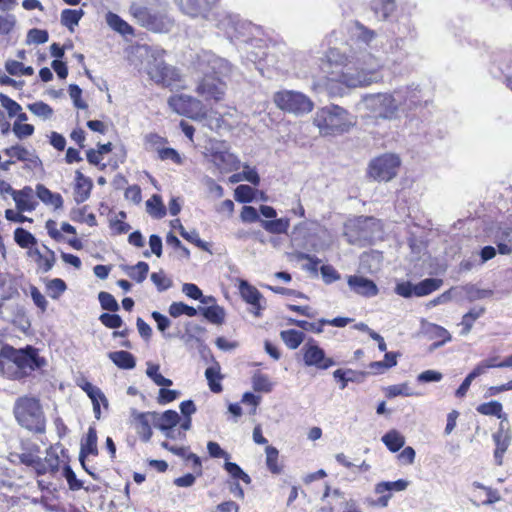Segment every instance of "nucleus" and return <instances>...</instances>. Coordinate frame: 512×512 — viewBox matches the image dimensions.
I'll return each mask as SVG.
<instances>
[{
	"instance_id": "obj_1",
	"label": "nucleus",
	"mask_w": 512,
	"mask_h": 512,
	"mask_svg": "<svg viewBox=\"0 0 512 512\" xmlns=\"http://www.w3.org/2000/svg\"><path fill=\"white\" fill-rule=\"evenodd\" d=\"M355 37V47L346 57L343 70L336 79L349 88L368 86L382 79L379 72L382 66L381 61L368 51L371 42L376 38V33L359 25Z\"/></svg>"
},
{
	"instance_id": "obj_2",
	"label": "nucleus",
	"mask_w": 512,
	"mask_h": 512,
	"mask_svg": "<svg viewBox=\"0 0 512 512\" xmlns=\"http://www.w3.org/2000/svg\"><path fill=\"white\" fill-rule=\"evenodd\" d=\"M44 365V358L39 357L37 349L32 346L24 349L4 346L0 351V372L11 379L26 377Z\"/></svg>"
},
{
	"instance_id": "obj_3",
	"label": "nucleus",
	"mask_w": 512,
	"mask_h": 512,
	"mask_svg": "<svg viewBox=\"0 0 512 512\" xmlns=\"http://www.w3.org/2000/svg\"><path fill=\"white\" fill-rule=\"evenodd\" d=\"M164 0H143L130 6V13L141 26L155 32H168L173 26Z\"/></svg>"
},
{
	"instance_id": "obj_4",
	"label": "nucleus",
	"mask_w": 512,
	"mask_h": 512,
	"mask_svg": "<svg viewBox=\"0 0 512 512\" xmlns=\"http://www.w3.org/2000/svg\"><path fill=\"white\" fill-rule=\"evenodd\" d=\"M13 414L17 423L26 430L34 433H44L46 419L39 400L31 396L16 399Z\"/></svg>"
},
{
	"instance_id": "obj_5",
	"label": "nucleus",
	"mask_w": 512,
	"mask_h": 512,
	"mask_svg": "<svg viewBox=\"0 0 512 512\" xmlns=\"http://www.w3.org/2000/svg\"><path fill=\"white\" fill-rule=\"evenodd\" d=\"M321 135H338L349 131L354 124L347 110L330 105L317 110L313 120Z\"/></svg>"
},
{
	"instance_id": "obj_6",
	"label": "nucleus",
	"mask_w": 512,
	"mask_h": 512,
	"mask_svg": "<svg viewBox=\"0 0 512 512\" xmlns=\"http://www.w3.org/2000/svg\"><path fill=\"white\" fill-rule=\"evenodd\" d=\"M192 65L199 76L226 78L230 76L233 69V66L227 59L209 50H202L197 53Z\"/></svg>"
},
{
	"instance_id": "obj_7",
	"label": "nucleus",
	"mask_w": 512,
	"mask_h": 512,
	"mask_svg": "<svg viewBox=\"0 0 512 512\" xmlns=\"http://www.w3.org/2000/svg\"><path fill=\"white\" fill-rule=\"evenodd\" d=\"M273 101L279 109L294 115L307 114L312 111L314 106L309 97L293 90L276 92L273 96Z\"/></svg>"
},
{
	"instance_id": "obj_8",
	"label": "nucleus",
	"mask_w": 512,
	"mask_h": 512,
	"mask_svg": "<svg viewBox=\"0 0 512 512\" xmlns=\"http://www.w3.org/2000/svg\"><path fill=\"white\" fill-rule=\"evenodd\" d=\"M363 107L377 117L393 119L396 117L399 103L389 93L366 94L362 97Z\"/></svg>"
},
{
	"instance_id": "obj_9",
	"label": "nucleus",
	"mask_w": 512,
	"mask_h": 512,
	"mask_svg": "<svg viewBox=\"0 0 512 512\" xmlns=\"http://www.w3.org/2000/svg\"><path fill=\"white\" fill-rule=\"evenodd\" d=\"M206 150L213 164L221 172L239 169L240 161L236 155L229 151V145L225 141L210 140Z\"/></svg>"
},
{
	"instance_id": "obj_10",
	"label": "nucleus",
	"mask_w": 512,
	"mask_h": 512,
	"mask_svg": "<svg viewBox=\"0 0 512 512\" xmlns=\"http://www.w3.org/2000/svg\"><path fill=\"white\" fill-rule=\"evenodd\" d=\"M400 158L391 153L373 159L369 164V175L377 181H390L397 175Z\"/></svg>"
},
{
	"instance_id": "obj_11",
	"label": "nucleus",
	"mask_w": 512,
	"mask_h": 512,
	"mask_svg": "<svg viewBox=\"0 0 512 512\" xmlns=\"http://www.w3.org/2000/svg\"><path fill=\"white\" fill-rule=\"evenodd\" d=\"M168 104L173 111L192 119H202L206 116L203 103L186 94L174 95L168 99Z\"/></svg>"
},
{
	"instance_id": "obj_12",
	"label": "nucleus",
	"mask_w": 512,
	"mask_h": 512,
	"mask_svg": "<svg viewBox=\"0 0 512 512\" xmlns=\"http://www.w3.org/2000/svg\"><path fill=\"white\" fill-rule=\"evenodd\" d=\"M196 86V92L205 100L220 101L223 99L226 91L224 77L200 76Z\"/></svg>"
},
{
	"instance_id": "obj_13",
	"label": "nucleus",
	"mask_w": 512,
	"mask_h": 512,
	"mask_svg": "<svg viewBox=\"0 0 512 512\" xmlns=\"http://www.w3.org/2000/svg\"><path fill=\"white\" fill-rule=\"evenodd\" d=\"M303 360L306 366H313L321 370H326L335 365L332 358L325 356V352L320 348L314 339H309L301 349Z\"/></svg>"
},
{
	"instance_id": "obj_14",
	"label": "nucleus",
	"mask_w": 512,
	"mask_h": 512,
	"mask_svg": "<svg viewBox=\"0 0 512 512\" xmlns=\"http://www.w3.org/2000/svg\"><path fill=\"white\" fill-rule=\"evenodd\" d=\"M219 0H175L180 10L192 17L210 19L211 13Z\"/></svg>"
},
{
	"instance_id": "obj_15",
	"label": "nucleus",
	"mask_w": 512,
	"mask_h": 512,
	"mask_svg": "<svg viewBox=\"0 0 512 512\" xmlns=\"http://www.w3.org/2000/svg\"><path fill=\"white\" fill-rule=\"evenodd\" d=\"M495 444L494 461L496 465H503L504 454L512 443V430L509 422L499 423L498 429L492 434Z\"/></svg>"
},
{
	"instance_id": "obj_16",
	"label": "nucleus",
	"mask_w": 512,
	"mask_h": 512,
	"mask_svg": "<svg viewBox=\"0 0 512 512\" xmlns=\"http://www.w3.org/2000/svg\"><path fill=\"white\" fill-rule=\"evenodd\" d=\"M148 74L154 82L164 86L172 85L178 78V73L175 68L167 66L164 61L157 59L149 64Z\"/></svg>"
},
{
	"instance_id": "obj_17",
	"label": "nucleus",
	"mask_w": 512,
	"mask_h": 512,
	"mask_svg": "<svg viewBox=\"0 0 512 512\" xmlns=\"http://www.w3.org/2000/svg\"><path fill=\"white\" fill-rule=\"evenodd\" d=\"M347 283L353 292L363 297H374L379 292L377 285L363 276L350 275L347 278Z\"/></svg>"
},
{
	"instance_id": "obj_18",
	"label": "nucleus",
	"mask_w": 512,
	"mask_h": 512,
	"mask_svg": "<svg viewBox=\"0 0 512 512\" xmlns=\"http://www.w3.org/2000/svg\"><path fill=\"white\" fill-rule=\"evenodd\" d=\"M239 291L242 298L255 309L254 314L259 316V311L262 309L260 304L262 299L261 293L246 280L239 281Z\"/></svg>"
},
{
	"instance_id": "obj_19",
	"label": "nucleus",
	"mask_w": 512,
	"mask_h": 512,
	"mask_svg": "<svg viewBox=\"0 0 512 512\" xmlns=\"http://www.w3.org/2000/svg\"><path fill=\"white\" fill-rule=\"evenodd\" d=\"M81 388L86 392V394L92 401L93 411H94L96 419H100V415H101L100 402L105 407L108 406V400L105 397L104 393L101 391L100 388L94 386L90 382H85L83 385H81Z\"/></svg>"
},
{
	"instance_id": "obj_20",
	"label": "nucleus",
	"mask_w": 512,
	"mask_h": 512,
	"mask_svg": "<svg viewBox=\"0 0 512 512\" xmlns=\"http://www.w3.org/2000/svg\"><path fill=\"white\" fill-rule=\"evenodd\" d=\"M4 154L9 156L10 158H16L19 161L28 162L33 167H37L41 165V160L34 153L27 150L25 147L21 145H14L4 149Z\"/></svg>"
},
{
	"instance_id": "obj_21",
	"label": "nucleus",
	"mask_w": 512,
	"mask_h": 512,
	"mask_svg": "<svg viewBox=\"0 0 512 512\" xmlns=\"http://www.w3.org/2000/svg\"><path fill=\"white\" fill-rule=\"evenodd\" d=\"M218 26L226 32L228 37L237 38L240 35H244L243 30L246 26H250V24L240 21L237 16L226 15L224 19L219 22Z\"/></svg>"
},
{
	"instance_id": "obj_22",
	"label": "nucleus",
	"mask_w": 512,
	"mask_h": 512,
	"mask_svg": "<svg viewBox=\"0 0 512 512\" xmlns=\"http://www.w3.org/2000/svg\"><path fill=\"white\" fill-rule=\"evenodd\" d=\"M13 200L15 201L17 210L19 212L33 211L37 205L36 201L34 200L33 189L29 186L18 190Z\"/></svg>"
},
{
	"instance_id": "obj_23",
	"label": "nucleus",
	"mask_w": 512,
	"mask_h": 512,
	"mask_svg": "<svg viewBox=\"0 0 512 512\" xmlns=\"http://www.w3.org/2000/svg\"><path fill=\"white\" fill-rule=\"evenodd\" d=\"M97 433L92 427L89 428L85 441L81 443V449L79 453V461L83 468H85V458L88 455H97Z\"/></svg>"
},
{
	"instance_id": "obj_24",
	"label": "nucleus",
	"mask_w": 512,
	"mask_h": 512,
	"mask_svg": "<svg viewBox=\"0 0 512 512\" xmlns=\"http://www.w3.org/2000/svg\"><path fill=\"white\" fill-rule=\"evenodd\" d=\"M92 186L93 184L90 178L85 177L80 171H76L75 201L77 203L86 201L90 196Z\"/></svg>"
},
{
	"instance_id": "obj_25",
	"label": "nucleus",
	"mask_w": 512,
	"mask_h": 512,
	"mask_svg": "<svg viewBox=\"0 0 512 512\" xmlns=\"http://www.w3.org/2000/svg\"><path fill=\"white\" fill-rule=\"evenodd\" d=\"M153 422L160 430H171L180 422V416L174 410H167L162 414L153 413Z\"/></svg>"
},
{
	"instance_id": "obj_26",
	"label": "nucleus",
	"mask_w": 512,
	"mask_h": 512,
	"mask_svg": "<svg viewBox=\"0 0 512 512\" xmlns=\"http://www.w3.org/2000/svg\"><path fill=\"white\" fill-rule=\"evenodd\" d=\"M37 197L46 205H51L59 209L63 205L62 196L59 193H53L42 184L36 186Z\"/></svg>"
},
{
	"instance_id": "obj_27",
	"label": "nucleus",
	"mask_w": 512,
	"mask_h": 512,
	"mask_svg": "<svg viewBox=\"0 0 512 512\" xmlns=\"http://www.w3.org/2000/svg\"><path fill=\"white\" fill-rule=\"evenodd\" d=\"M476 410L482 415L496 416L498 419L501 420L500 423L509 422L507 414L503 413L502 411V404L498 401L482 403L477 407Z\"/></svg>"
},
{
	"instance_id": "obj_28",
	"label": "nucleus",
	"mask_w": 512,
	"mask_h": 512,
	"mask_svg": "<svg viewBox=\"0 0 512 512\" xmlns=\"http://www.w3.org/2000/svg\"><path fill=\"white\" fill-rule=\"evenodd\" d=\"M443 284L442 279L426 278L417 284H414V296L423 297L438 290Z\"/></svg>"
},
{
	"instance_id": "obj_29",
	"label": "nucleus",
	"mask_w": 512,
	"mask_h": 512,
	"mask_svg": "<svg viewBox=\"0 0 512 512\" xmlns=\"http://www.w3.org/2000/svg\"><path fill=\"white\" fill-rule=\"evenodd\" d=\"M150 417L153 418V413H139L135 417L136 432L138 433L140 438L145 442L149 441L152 436Z\"/></svg>"
},
{
	"instance_id": "obj_30",
	"label": "nucleus",
	"mask_w": 512,
	"mask_h": 512,
	"mask_svg": "<svg viewBox=\"0 0 512 512\" xmlns=\"http://www.w3.org/2000/svg\"><path fill=\"white\" fill-rule=\"evenodd\" d=\"M20 449H21L20 453H11V456L17 458L19 460V462L24 465H25L24 458L29 457L32 459H36V457L38 456V453L40 451V447L36 443H34L30 440H23V439L20 441Z\"/></svg>"
},
{
	"instance_id": "obj_31",
	"label": "nucleus",
	"mask_w": 512,
	"mask_h": 512,
	"mask_svg": "<svg viewBox=\"0 0 512 512\" xmlns=\"http://www.w3.org/2000/svg\"><path fill=\"white\" fill-rule=\"evenodd\" d=\"M108 357L116 366L122 369H133L136 365L134 356L127 351L110 352Z\"/></svg>"
},
{
	"instance_id": "obj_32",
	"label": "nucleus",
	"mask_w": 512,
	"mask_h": 512,
	"mask_svg": "<svg viewBox=\"0 0 512 512\" xmlns=\"http://www.w3.org/2000/svg\"><path fill=\"white\" fill-rule=\"evenodd\" d=\"M106 22L109 27L122 35H133L134 33L132 26L115 13L108 12L106 14Z\"/></svg>"
},
{
	"instance_id": "obj_33",
	"label": "nucleus",
	"mask_w": 512,
	"mask_h": 512,
	"mask_svg": "<svg viewBox=\"0 0 512 512\" xmlns=\"http://www.w3.org/2000/svg\"><path fill=\"white\" fill-rule=\"evenodd\" d=\"M485 312L484 307H474L462 317L460 325L463 327L461 335H468L473 327L474 322Z\"/></svg>"
},
{
	"instance_id": "obj_34",
	"label": "nucleus",
	"mask_w": 512,
	"mask_h": 512,
	"mask_svg": "<svg viewBox=\"0 0 512 512\" xmlns=\"http://www.w3.org/2000/svg\"><path fill=\"white\" fill-rule=\"evenodd\" d=\"M280 337L289 349H296L304 341L305 334L302 331L289 329L281 331Z\"/></svg>"
},
{
	"instance_id": "obj_35",
	"label": "nucleus",
	"mask_w": 512,
	"mask_h": 512,
	"mask_svg": "<svg viewBox=\"0 0 512 512\" xmlns=\"http://www.w3.org/2000/svg\"><path fill=\"white\" fill-rule=\"evenodd\" d=\"M205 377L212 392L219 393L222 391V385L220 383L222 375L220 374V366L218 363H215L213 366L206 369Z\"/></svg>"
},
{
	"instance_id": "obj_36",
	"label": "nucleus",
	"mask_w": 512,
	"mask_h": 512,
	"mask_svg": "<svg viewBox=\"0 0 512 512\" xmlns=\"http://www.w3.org/2000/svg\"><path fill=\"white\" fill-rule=\"evenodd\" d=\"M457 288H458V295H461V293L464 292L466 294L468 300L471 302L475 301V300H479V299H485V298L491 297L493 295L492 290L480 289L471 284H468V285H465L462 287H457Z\"/></svg>"
},
{
	"instance_id": "obj_37",
	"label": "nucleus",
	"mask_w": 512,
	"mask_h": 512,
	"mask_svg": "<svg viewBox=\"0 0 512 512\" xmlns=\"http://www.w3.org/2000/svg\"><path fill=\"white\" fill-rule=\"evenodd\" d=\"M202 315L213 324H222L225 318V311L218 305H211L207 307H199L198 309Z\"/></svg>"
},
{
	"instance_id": "obj_38",
	"label": "nucleus",
	"mask_w": 512,
	"mask_h": 512,
	"mask_svg": "<svg viewBox=\"0 0 512 512\" xmlns=\"http://www.w3.org/2000/svg\"><path fill=\"white\" fill-rule=\"evenodd\" d=\"M260 224L263 229L272 234L286 233L289 228V220L286 218L260 220Z\"/></svg>"
},
{
	"instance_id": "obj_39",
	"label": "nucleus",
	"mask_w": 512,
	"mask_h": 512,
	"mask_svg": "<svg viewBox=\"0 0 512 512\" xmlns=\"http://www.w3.org/2000/svg\"><path fill=\"white\" fill-rule=\"evenodd\" d=\"M84 15L82 9H64L61 13V24L67 27L70 31L78 25L80 19Z\"/></svg>"
},
{
	"instance_id": "obj_40",
	"label": "nucleus",
	"mask_w": 512,
	"mask_h": 512,
	"mask_svg": "<svg viewBox=\"0 0 512 512\" xmlns=\"http://www.w3.org/2000/svg\"><path fill=\"white\" fill-rule=\"evenodd\" d=\"M395 0H374L373 10L379 19H387L395 10Z\"/></svg>"
},
{
	"instance_id": "obj_41",
	"label": "nucleus",
	"mask_w": 512,
	"mask_h": 512,
	"mask_svg": "<svg viewBox=\"0 0 512 512\" xmlns=\"http://www.w3.org/2000/svg\"><path fill=\"white\" fill-rule=\"evenodd\" d=\"M382 441L391 452H397L405 444V438L396 430L387 432L382 437Z\"/></svg>"
},
{
	"instance_id": "obj_42",
	"label": "nucleus",
	"mask_w": 512,
	"mask_h": 512,
	"mask_svg": "<svg viewBox=\"0 0 512 512\" xmlns=\"http://www.w3.org/2000/svg\"><path fill=\"white\" fill-rule=\"evenodd\" d=\"M124 270L130 278L138 283H142L147 277L149 265L144 261H140L134 266H126Z\"/></svg>"
},
{
	"instance_id": "obj_43",
	"label": "nucleus",
	"mask_w": 512,
	"mask_h": 512,
	"mask_svg": "<svg viewBox=\"0 0 512 512\" xmlns=\"http://www.w3.org/2000/svg\"><path fill=\"white\" fill-rule=\"evenodd\" d=\"M147 212L156 219H161L166 215V208L159 195H153L146 201Z\"/></svg>"
},
{
	"instance_id": "obj_44",
	"label": "nucleus",
	"mask_w": 512,
	"mask_h": 512,
	"mask_svg": "<svg viewBox=\"0 0 512 512\" xmlns=\"http://www.w3.org/2000/svg\"><path fill=\"white\" fill-rule=\"evenodd\" d=\"M409 485V482L407 480L399 479L397 481L393 482H379L375 485V493L376 494H383L385 492H391V491H404Z\"/></svg>"
},
{
	"instance_id": "obj_45",
	"label": "nucleus",
	"mask_w": 512,
	"mask_h": 512,
	"mask_svg": "<svg viewBox=\"0 0 512 512\" xmlns=\"http://www.w3.org/2000/svg\"><path fill=\"white\" fill-rule=\"evenodd\" d=\"M425 333L429 336L431 339H438L449 342L451 340V335L442 326H439L437 324L428 323L425 326Z\"/></svg>"
},
{
	"instance_id": "obj_46",
	"label": "nucleus",
	"mask_w": 512,
	"mask_h": 512,
	"mask_svg": "<svg viewBox=\"0 0 512 512\" xmlns=\"http://www.w3.org/2000/svg\"><path fill=\"white\" fill-rule=\"evenodd\" d=\"M15 242L22 248H30L36 244V238L23 228H16L14 231Z\"/></svg>"
},
{
	"instance_id": "obj_47",
	"label": "nucleus",
	"mask_w": 512,
	"mask_h": 512,
	"mask_svg": "<svg viewBox=\"0 0 512 512\" xmlns=\"http://www.w3.org/2000/svg\"><path fill=\"white\" fill-rule=\"evenodd\" d=\"M66 289V283L60 278L51 279L46 283V291L52 299H58Z\"/></svg>"
},
{
	"instance_id": "obj_48",
	"label": "nucleus",
	"mask_w": 512,
	"mask_h": 512,
	"mask_svg": "<svg viewBox=\"0 0 512 512\" xmlns=\"http://www.w3.org/2000/svg\"><path fill=\"white\" fill-rule=\"evenodd\" d=\"M198 310L192 306H188L183 302H173L169 307V314L172 317H179L183 314L193 317L197 314Z\"/></svg>"
},
{
	"instance_id": "obj_49",
	"label": "nucleus",
	"mask_w": 512,
	"mask_h": 512,
	"mask_svg": "<svg viewBox=\"0 0 512 512\" xmlns=\"http://www.w3.org/2000/svg\"><path fill=\"white\" fill-rule=\"evenodd\" d=\"M253 388L257 392L268 393L272 390V383L265 374L255 373L252 377Z\"/></svg>"
},
{
	"instance_id": "obj_50",
	"label": "nucleus",
	"mask_w": 512,
	"mask_h": 512,
	"mask_svg": "<svg viewBox=\"0 0 512 512\" xmlns=\"http://www.w3.org/2000/svg\"><path fill=\"white\" fill-rule=\"evenodd\" d=\"M150 278L159 292L166 291L173 284L172 280L166 276L163 270L152 273Z\"/></svg>"
},
{
	"instance_id": "obj_51",
	"label": "nucleus",
	"mask_w": 512,
	"mask_h": 512,
	"mask_svg": "<svg viewBox=\"0 0 512 512\" xmlns=\"http://www.w3.org/2000/svg\"><path fill=\"white\" fill-rule=\"evenodd\" d=\"M266 464L268 469L274 473L279 474L281 472V467L278 465V450L273 446L266 447Z\"/></svg>"
},
{
	"instance_id": "obj_52",
	"label": "nucleus",
	"mask_w": 512,
	"mask_h": 512,
	"mask_svg": "<svg viewBox=\"0 0 512 512\" xmlns=\"http://www.w3.org/2000/svg\"><path fill=\"white\" fill-rule=\"evenodd\" d=\"M27 107L34 115L43 119H49L53 115V109L42 101L29 104Z\"/></svg>"
},
{
	"instance_id": "obj_53",
	"label": "nucleus",
	"mask_w": 512,
	"mask_h": 512,
	"mask_svg": "<svg viewBox=\"0 0 512 512\" xmlns=\"http://www.w3.org/2000/svg\"><path fill=\"white\" fill-rule=\"evenodd\" d=\"M98 300L100 302L101 307L104 310H108L111 312H116L119 310V304L114 298V296L108 292H100L98 294Z\"/></svg>"
},
{
	"instance_id": "obj_54",
	"label": "nucleus",
	"mask_w": 512,
	"mask_h": 512,
	"mask_svg": "<svg viewBox=\"0 0 512 512\" xmlns=\"http://www.w3.org/2000/svg\"><path fill=\"white\" fill-rule=\"evenodd\" d=\"M225 470L235 479H241L244 483L249 484L251 482L250 476L245 473L239 465L233 462H226Z\"/></svg>"
},
{
	"instance_id": "obj_55",
	"label": "nucleus",
	"mask_w": 512,
	"mask_h": 512,
	"mask_svg": "<svg viewBox=\"0 0 512 512\" xmlns=\"http://www.w3.org/2000/svg\"><path fill=\"white\" fill-rule=\"evenodd\" d=\"M45 461L47 463V469L50 470L51 474H56L59 471L60 459L55 448L50 447L46 451Z\"/></svg>"
},
{
	"instance_id": "obj_56",
	"label": "nucleus",
	"mask_w": 512,
	"mask_h": 512,
	"mask_svg": "<svg viewBox=\"0 0 512 512\" xmlns=\"http://www.w3.org/2000/svg\"><path fill=\"white\" fill-rule=\"evenodd\" d=\"M254 190L249 185H239L235 189L234 197L235 200L240 203H247L252 201Z\"/></svg>"
},
{
	"instance_id": "obj_57",
	"label": "nucleus",
	"mask_w": 512,
	"mask_h": 512,
	"mask_svg": "<svg viewBox=\"0 0 512 512\" xmlns=\"http://www.w3.org/2000/svg\"><path fill=\"white\" fill-rule=\"evenodd\" d=\"M63 476L66 478L70 490L77 491L83 488L82 481L76 478V474L67 464L63 467Z\"/></svg>"
},
{
	"instance_id": "obj_58",
	"label": "nucleus",
	"mask_w": 512,
	"mask_h": 512,
	"mask_svg": "<svg viewBox=\"0 0 512 512\" xmlns=\"http://www.w3.org/2000/svg\"><path fill=\"white\" fill-rule=\"evenodd\" d=\"M25 465L32 467L38 475H44L46 473H50V470L47 469V463L45 459L37 456L36 459H32L29 457L24 458Z\"/></svg>"
},
{
	"instance_id": "obj_59",
	"label": "nucleus",
	"mask_w": 512,
	"mask_h": 512,
	"mask_svg": "<svg viewBox=\"0 0 512 512\" xmlns=\"http://www.w3.org/2000/svg\"><path fill=\"white\" fill-rule=\"evenodd\" d=\"M0 103L7 110L10 117L16 116L22 110V107L16 101L3 93H0Z\"/></svg>"
},
{
	"instance_id": "obj_60",
	"label": "nucleus",
	"mask_w": 512,
	"mask_h": 512,
	"mask_svg": "<svg viewBox=\"0 0 512 512\" xmlns=\"http://www.w3.org/2000/svg\"><path fill=\"white\" fill-rule=\"evenodd\" d=\"M16 22V17L13 14L0 15V34H10L14 29Z\"/></svg>"
},
{
	"instance_id": "obj_61",
	"label": "nucleus",
	"mask_w": 512,
	"mask_h": 512,
	"mask_svg": "<svg viewBox=\"0 0 512 512\" xmlns=\"http://www.w3.org/2000/svg\"><path fill=\"white\" fill-rule=\"evenodd\" d=\"M100 322L111 329H116L122 326L123 320L118 314L103 313L99 317Z\"/></svg>"
},
{
	"instance_id": "obj_62",
	"label": "nucleus",
	"mask_w": 512,
	"mask_h": 512,
	"mask_svg": "<svg viewBox=\"0 0 512 512\" xmlns=\"http://www.w3.org/2000/svg\"><path fill=\"white\" fill-rule=\"evenodd\" d=\"M49 35L46 30L33 28L28 31L27 43L43 44L48 41Z\"/></svg>"
},
{
	"instance_id": "obj_63",
	"label": "nucleus",
	"mask_w": 512,
	"mask_h": 512,
	"mask_svg": "<svg viewBox=\"0 0 512 512\" xmlns=\"http://www.w3.org/2000/svg\"><path fill=\"white\" fill-rule=\"evenodd\" d=\"M13 132L18 139H24L34 133V126L31 124L14 122Z\"/></svg>"
},
{
	"instance_id": "obj_64",
	"label": "nucleus",
	"mask_w": 512,
	"mask_h": 512,
	"mask_svg": "<svg viewBox=\"0 0 512 512\" xmlns=\"http://www.w3.org/2000/svg\"><path fill=\"white\" fill-rule=\"evenodd\" d=\"M458 296V288L453 287L449 290L445 291L441 295L437 296L433 300L429 302V306H437L440 304H445L451 301L453 298Z\"/></svg>"
}]
</instances>
